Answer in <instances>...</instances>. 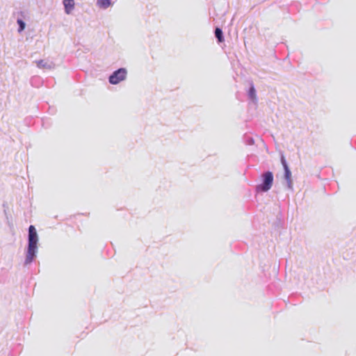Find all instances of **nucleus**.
<instances>
[{
	"label": "nucleus",
	"mask_w": 356,
	"mask_h": 356,
	"mask_svg": "<svg viewBox=\"0 0 356 356\" xmlns=\"http://www.w3.org/2000/svg\"><path fill=\"white\" fill-rule=\"evenodd\" d=\"M38 235L36 229L33 225H30L29 227L28 234V247L24 260L25 266L31 264L36 257V254L38 252Z\"/></svg>",
	"instance_id": "f257e3e1"
},
{
	"label": "nucleus",
	"mask_w": 356,
	"mask_h": 356,
	"mask_svg": "<svg viewBox=\"0 0 356 356\" xmlns=\"http://www.w3.org/2000/svg\"><path fill=\"white\" fill-rule=\"evenodd\" d=\"M262 184L257 186V189L259 191L266 192L270 189L273 182V175L271 172H266L262 175Z\"/></svg>",
	"instance_id": "f03ea898"
},
{
	"label": "nucleus",
	"mask_w": 356,
	"mask_h": 356,
	"mask_svg": "<svg viewBox=\"0 0 356 356\" xmlns=\"http://www.w3.org/2000/svg\"><path fill=\"white\" fill-rule=\"evenodd\" d=\"M127 76V70L124 68H120L113 73V84H117L123 81Z\"/></svg>",
	"instance_id": "7ed1b4c3"
},
{
	"label": "nucleus",
	"mask_w": 356,
	"mask_h": 356,
	"mask_svg": "<svg viewBox=\"0 0 356 356\" xmlns=\"http://www.w3.org/2000/svg\"><path fill=\"white\" fill-rule=\"evenodd\" d=\"M281 163H282L283 168L284 169V171H285V173H284L285 179H286V181L288 182L289 186L291 188V185H292L291 172L289 168V166L286 163V159L284 156H282V157H281Z\"/></svg>",
	"instance_id": "20e7f679"
},
{
	"label": "nucleus",
	"mask_w": 356,
	"mask_h": 356,
	"mask_svg": "<svg viewBox=\"0 0 356 356\" xmlns=\"http://www.w3.org/2000/svg\"><path fill=\"white\" fill-rule=\"evenodd\" d=\"M65 11L67 14H70L74 7V0H63Z\"/></svg>",
	"instance_id": "39448f33"
},
{
	"label": "nucleus",
	"mask_w": 356,
	"mask_h": 356,
	"mask_svg": "<svg viewBox=\"0 0 356 356\" xmlns=\"http://www.w3.org/2000/svg\"><path fill=\"white\" fill-rule=\"evenodd\" d=\"M111 4V0H97V5L101 8H107Z\"/></svg>",
	"instance_id": "423d86ee"
},
{
	"label": "nucleus",
	"mask_w": 356,
	"mask_h": 356,
	"mask_svg": "<svg viewBox=\"0 0 356 356\" xmlns=\"http://www.w3.org/2000/svg\"><path fill=\"white\" fill-rule=\"evenodd\" d=\"M215 35H216V37L218 38V40L219 42H222L224 41L222 31H221L220 29H219V28L216 29Z\"/></svg>",
	"instance_id": "0eeeda50"
},
{
	"label": "nucleus",
	"mask_w": 356,
	"mask_h": 356,
	"mask_svg": "<svg viewBox=\"0 0 356 356\" xmlns=\"http://www.w3.org/2000/svg\"><path fill=\"white\" fill-rule=\"evenodd\" d=\"M36 63H37V66L39 68H50V65H49L44 60H38V61H36Z\"/></svg>",
	"instance_id": "6e6552de"
},
{
	"label": "nucleus",
	"mask_w": 356,
	"mask_h": 356,
	"mask_svg": "<svg viewBox=\"0 0 356 356\" xmlns=\"http://www.w3.org/2000/svg\"><path fill=\"white\" fill-rule=\"evenodd\" d=\"M17 24L19 25V28H18V32L19 33H21L22 31H23L25 29V26H26V24L25 22L21 19H17Z\"/></svg>",
	"instance_id": "1a4fd4ad"
},
{
	"label": "nucleus",
	"mask_w": 356,
	"mask_h": 356,
	"mask_svg": "<svg viewBox=\"0 0 356 356\" xmlns=\"http://www.w3.org/2000/svg\"><path fill=\"white\" fill-rule=\"evenodd\" d=\"M250 95L252 98H255V96H256V92H255V90L253 87H252L250 89Z\"/></svg>",
	"instance_id": "9d476101"
},
{
	"label": "nucleus",
	"mask_w": 356,
	"mask_h": 356,
	"mask_svg": "<svg viewBox=\"0 0 356 356\" xmlns=\"http://www.w3.org/2000/svg\"><path fill=\"white\" fill-rule=\"evenodd\" d=\"M108 82L110 83H111V74H110L108 76Z\"/></svg>",
	"instance_id": "9b49d317"
},
{
	"label": "nucleus",
	"mask_w": 356,
	"mask_h": 356,
	"mask_svg": "<svg viewBox=\"0 0 356 356\" xmlns=\"http://www.w3.org/2000/svg\"><path fill=\"white\" fill-rule=\"evenodd\" d=\"M37 79H38V78H34V79H33L31 80V83H32V85H33V81H34L35 80H37Z\"/></svg>",
	"instance_id": "f8f14e48"
}]
</instances>
